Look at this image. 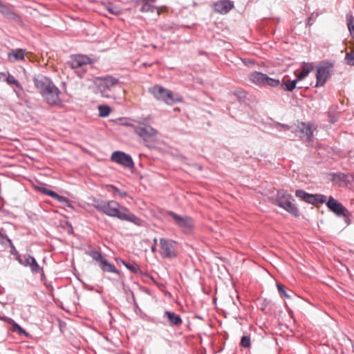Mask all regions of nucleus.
Instances as JSON below:
<instances>
[{"label": "nucleus", "mask_w": 354, "mask_h": 354, "mask_svg": "<svg viewBox=\"0 0 354 354\" xmlns=\"http://www.w3.org/2000/svg\"><path fill=\"white\" fill-rule=\"evenodd\" d=\"M93 205L97 211L109 217L128 221L137 226H142L143 224L142 219L131 213L127 207L120 205L115 201L96 200L94 201Z\"/></svg>", "instance_id": "f257e3e1"}, {"label": "nucleus", "mask_w": 354, "mask_h": 354, "mask_svg": "<svg viewBox=\"0 0 354 354\" xmlns=\"http://www.w3.org/2000/svg\"><path fill=\"white\" fill-rule=\"evenodd\" d=\"M33 82L35 87L48 105L57 106L62 103L59 97L61 92L49 77L39 75L34 77Z\"/></svg>", "instance_id": "f03ea898"}, {"label": "nucleus", "mask_w": 354, "mask_h": 354, "mask_svg": "<svg viewBox=\"0 0 354 354\" xmlns=\"http://www.w3.org/2000/svg\"><path fill=\"white\" fill-rule=\"evenodd\" d=\"M149 91L156 100L162 101L169 105H172L176 102L183 101L181 95L160 85L153 86L149 89Z\"/></svg>", "instance_id": "7ed1b4c3"}, {"label": "nucleus", "mask_w": 354, "mask_h": 354, "mask_svg": "<svg viewBox=\"0 0 354 354\" xmlns=\"http://www.w3.org/2000/svg\"><path fill=\"white\" fill-rule=\"evenodd\" d=\"M95 84L101 95L106 98H111L113 97L111 93L113 88L120 84V81L118 78L111 75H106L104 77H97L96 78Z\"/></svg>", "instance_id": "20e7f679"}, {"label": "nucleus", "mask_w": 354, "mask_h": 354, "mask_svg": "<svg viewBox=\"0 0 354 354\" xmlns=\"http://www.w3.org/2000/svg\"><path fill=\"white\" fill-rule=\"evenodd\" d=\"M275 203L295 216L299 215L298 208L291 202V196L286 192H278Z\"/></svg>", "instance_id": "39448f33"}, {"label": "nucleus", "mask_w": 354, "mask_h": 354, "mask_svg": "<svg viewBox=\"0 0 354 354\" xmlns=\"http://www.w3.org/2000/svg\"><path fill=\"white\" fill-rule=\"evenodd\" d=\"M167 215L174 219L175 224L180 228L183 233L189 234L193 232L194 221L192 218L188 216H182L171 211H169Z\"/></svg>", "instance_id": "423d86ee"}, {"label": "nucleus", "mask_w": 354, "mask_h": 354, "mask_svg": "<svg viewBox=\"0 0 354 354\" xmlns=\"http://www.w3.org/2000/svg\"><path fill=\"white\" fill-rule=\"evenodd\" d=\"M176 241L165 238L160 239V254L164 259H174L177 257Z\"/></svg>", "instance_id": "0eeeda50"}, {"label": "nucleus", "mask_w": 354, "mask_h": 354, "mask_svg": "<svg viewBox=\"0 0 354 354\" xmlns=\"http://www.w3.org/2000/svg\"><path fill=\"white\" fill-rule=\"evenodd\" d=\"M135 133L142 140L146 145L153 141L158 133L156 129L151 126H136L134 127Z\"/></svg>", "instance_id": "6e6552de"}, {"label": "nucleus", "mask_w": 354, "mask_h": 354, "mask_svg": "<svg viewBox=\"0 0 354 354\" xmlns=\"http://www.w3.org/2000/svg\"><path fill=\"white\" fill-rule=\"evenodd\" d=\"M333 64L330 62H325L317 66L316 71V87L322 86L327 82L330 76Z\"/></svg>", "instance_id": "1a4fd4ad"}, {"label": "nucleus", "mask_w": 354, "mask_h": 354, "mask_svg": "<svg viewBox=\"0 0 354 354\" xmlns=\"http://www.w3.org/2000/svg\"><path fill=\"white\" fill-rule=\"evenodd\" d=\"M111 159L112 161L122 165L127 168H133L134 162L131 156L123 151H115L112 153Z\"/></svg>", "instance_id": "9d476101"}, {"label": "nucleus", "mask_w": 354, "mask_h": 354, "mask_svg": "<svg viewBox=\"0 0 354 354\" xmlns=\"http://www.w3.org/2000/svg\"><path fill=\"white\" fill-rule=\"evenodd\" d=\"M91 63V59L86 55H75L71 57L68 62V65L72 69L80 68L81 67H88Z\"/></svg>", "instance_id": "9b49d317"}, {"label": "nucleus", "mask_w": 354, "mask_h": 354, "mask_svg": "<svg viewBox=\"0 0 354 354\" xmlns=\"http://www.w3.org/2000/svg\"><path fill=\"white\" fill-rule=\"evenodd\" d=\"M326 206L337 216H341V214L347 212V209L331 196L326 202Z\"/></svg>", "instance_id": "f8f14e48"}, {"label": "nucleus", "mask_w": 354, "mask_h": 354, "mask_svg": "<svg viewBox=\"0 0 354 354\" xmlns=\"http://www.w3.org/2000/svg\"><path fill=\"white\" fill-rule=\"evenodd\" d=\"M24 261L21 262V265L24 267H29L32 273L36 274L41 270L35 258L30 254H25L24 256Z\"/></svg>", "instance_id": "ddd939ff"}, {"label": "nucleus", "mask_w": 354, "mask_h": 354, "mask_svg": "<svg viewBox=\"0 0 354 354\" xmlns=\"http://www.w3.org/2000/svg\"><path fill=\"white\" fill-rule=\"evenodd\" d=\"M213 6L216 12L226 14L234 7V3L230 0H220L215 2Z\"/></svg>", "instance_id": "4468645a"}, {"label": "nucleus", "mask_w": 354, "mask_h": 354, "mask_svg": "<svg viewBox=\"0 0 354 354\" xmlns=\"http://www.w3.org/2000/svg\"><path fill=\"white\" fill-rule=\"evenodd\" d=\"M163 317L167 318V323L170 326H179L183 323L180 316L171 311L165 310L164 312Z\"/></svg>", "instance_id": "2eb2a0df"}, {"label": "nucleus", "mask_w": 354, "mask_h": 354, "mask_svg": "<svg viewBox=\"0 0 354 354\" xmlns=\"http://www.w3.org/2000/svg\"><path fill=\"white\" fill-rule=\"evenodd\" d=\"M266 75L260 72L254 71L249 75V80L257 86H265Z\"/></svg>", "instance_id": "dca6fc26"}, {"label": "nucleus", "mask_w": 354, "mask_h": 354, "mask_svg": "<svg viewBox=\"0 0 354 354\" xmlns=\"http://www.w3.org/2000/svg\"><path fill=\"white\" fill-rule=\"evenodd\" d=\"M25 50L21 48L12 49L8 53V58L10 62L21 61L24 59Z\"/></svg>", "instance_id": "f3484780"}, {"label": "nucleus", "mask_w": 354, "mask_h": 354, "mask_svg": "<svg viewBox=\"0 0 354 354\" xmlns=\"http://www.w3.org/2000/svg\"><path fill=\"white\" fill-rule=\"evenodd\" d=\"M154 0H142V6L140 8V11L141 12H156V15H159V10L153 6V5H151L149 1H151L153 2Z\"/></svg>", "instance_id": "a211bd4d"}, {"label": "nucleus", "mask_w": 354, "mask_h": 354, "mask_svg": "<svg viewBox=\"0 0 354 354\" xmlns=\"http://www.w3.org/2000/svg\"><path fill=\"white\" fill-rule=\"evenodd\" d=\"M295 196L300 198L301 200L309 203V204H313V197H314V194H308L307 192H306L303 189H297L296 190L295 192Z\"/></svg>", "instance_id": "6ab92c4d"}, {"label": "nucleus", "mask_w": 354, "mask_h": 354, "mask_svg": "<svg viewBox=\"0 0 354 354\" xmlns=\"http://www.w3.org/2000/svg\"><path fill=\"white\" fill-rule=\"evenodd\" d=\"M313 66L312 64L305 63L302 66V71L300 73L296 74L295 73L297 80L298 81H301V80H304L306 77L308 76V75L313 70Z\"/></svg>", "instance_id": "aec40b11"}, {"label": "nucleus", "mask_w": 354, "mask_h": 354, "mask_svg": "<svg viewBox=\"0 0 354 354\" xmlns=\"http://www.w3.org/2000/svg\"><path fill=\"white\" fill-rule=\"evenodd\" d=\"M100 267L104 272L118 273V270L116 268L105 258L100 263Z\"/></svg>", "instance_id": "412c9836"}, {"label": "nucleus", "mask_w": 354, "mask_h": 354, "mask_svg": "<svg viewBox=\"0 0 354 354\" xmlns=\"http://www.w3.org/2000/svg\"><path fill=\"white\" fill-rule=\"evenodd\" d=\"M0 12L3 15L6 16L9 19L16 20V15L12 12L10 8L2 3L0 0Z\"/></svg>", "instance_id": "4be33fe9"}, {"label": "nucleus", "mask_w": 354, "mask_h": 354, "mask_svg": "<svg viewBox=\"0 0 354 354\" xmlns=\"http://www.w3.org/2000/svg\"><path fill=\"white\" fill-rule=\"evenodd\" d=\"M298 80L297 78L294 80H288L287 81H283V82L281 84V86L283 91L291 92L295 88H297V83Z\"/></svg>", "instance_id": "5701e85b"}, {"label": "nucleus", "mask_w": 354, "mask_h": 354, "mask_svg": "<svg viewBox=\"0 0 354 354\" xmlns=\"http://www.w3.org/2000/svg\"><path fill=\"white\" fill-rule=\"evenodd\" d=\"M298 127L300 131L307 136L308 140H310L311 138V137L313 136V131L309 124L301 122L299 124Z\"/></svg>", "instance_id": "b1692460"}, {"label": "nucleus", "mask_w": 354, "mask_h": 354, "mask_svg": "<svg viewBox=\"0 0 354 354\" xmlns=\"http://www.w3.org/2000/svg\"><path fill=\"white\" fill-rule=\"evenodd\" d=\"M122 264L132 273L138 274L141 272L140 266L134 261L127 262L122 261Z\"/></svg>", "instance_id": "393cba45"}, {"label": "nucleus", "mask_w": 354, "mask_h": 354, "mask_svg": "<svg viewBox=\"0 0 354 354\" xmlns=\"http://www.w3.org/2000/svg\"><path fill=\"white\" fill-rule=\"evenodd\" d=\"M3 320L8 321V323H12L13 326V330L17 332L19 335H25L26 336L28 335V333L26 332V330L21 327L18 324H17L13 319L10 317H3Z\"/></svg>", "instance_id": "a878e982"}, {"label": "nucleus", "mask_w": 354, "mask_h": 354, "mask_svg": "<svg viewBox=\"0 0 354 354\" xmlns=\"http://www.w3.org/2000/svg\"><path fill=\"white\" fill-rule=\"evenodd\" d=\"M6 81L8 84H14L17 87V88L20 89L21 91H23V87L19 83V82L10 73H8V76L6 77Z\"/></svg>", "instance_id": "bb28decb"}, {"label": "nucleus", "mask_w": 354, "mask_h": 354, "mask_svg": "<svg viewBox=\"0 0 354 354\" xmlns=\"http://www.w3.org/2000/svg\"><path fill=\"white\" fill-rule=\"evenodd\" d=\"M86 254H88L93 260L99 262V263L104 259L102 253L95 250L88 251Z\"/></svg>", "instance_id": "cd10ccee"}, {"label": "nucleus", "mask_w": 354, "mask_h": 354, "mask_svg": "<svg viewBox=\"0 0 354 354\" xmlns=\"http://www.w3.org/2000/svg\"><path fill=\"white\" fill-rule=\"evenodd\" d=\"M313 203L312 205H317V204H323L324 203H326V196L323 194H314V197H313Z\"/></svg>", "instance_id": "c85d7f7f"}, {"label": "nucleus", "mask_w": 354, "mask_h": 354, "mask_svg": "<svg viewBox=\"0 0 354 354\" xmlns=\"http://www.w3.org/2000/svg\"><path fill=\"white\" fill-rule=\"evenodd\" d=\"M266 85L272 86V87H277L279 85H280V81H279V80L270 77L267 75H266L265 86H266Z\"/></svg>", "instance_id": "c756f323"}, {"label": "nucleus", "mask_w": 354, "mask_h": 354, "mask_svg": "<svg viewBox=\"0 0 354 354\" xmlns=\"http://www.w3.org/2000/svg\"><path fill=\"white\" fill-rule=\"evenodd\" d=\"M98 110H99V115L102 118L107 117L111 112L110 107L106 105L99 106Z\"/></svg>", "instance_id": "7c9ffc66"}, {"label": "nucleus", "mask_w": 354, "mask_h": 354, "mask_svg": "<svg viewBox=\"0 0 354 354\" xmlns=\"http://www.w3.org/2000/svg\"><path fill=\"white\" fill-rule=\"evenodd\" d=\"M344 59L348 65L354 66V50L347 53Z\"/></svg>", "instance_id": "2f4dec72"}, {"label": "nucleus", "mask_w": 354, "mask_h": 354, "mask_svg": "<svg viewBox=\"0 0 354 354\" xmlns=\"http://www.w3.org/2000/svg\"><path fill=\"white\" fill-rule=\"evenodd\" d=\"M55 200L57 201L58 202H59L60 203L64 204V205H66L68 207L73 208V206L71 203L70 201L65 196H60L58 194L57 197L56 198Z\"/></svg>", "instance_id": "473e14b6"}, {"label": "nucleus", "mask_w": 354, "mask_h": 354, "mask_svg": "<svg viewBox=\"0 0 354 354\" xmlns=\"http://www.w3.org/2000/svg\"><path fill=\"white\" fill-rule=\"evenodd\" d=\"M240 345L244 348H249L251 345L250 337L249 335H244L241 339Z\"/></svg>", "instance_id": "72a5a7b5"}, {"label": "nucleus", "mask_w": 354, "mask_h": 354, "mask_svg": "<svg viewBox=\"0 0 354 354\" xmlns=\"http://www.w3.org/2000/svg\"><path fill=\"white\" fill-rule=\"evenodd\" d=\"M341 216L343 217L344 221L346 223L347 225L351 224V213L348 209H347V212H345L343 214H341Z\"/></svg>", "instance_id": "f704fd0d"}, {"label": "nucleus", "mask_w": 354, "mask_h": 354, "mask_svg": "<svg viewBox=\"0 0 354 354\" xmlns=\"http://www.w3.org/2000/svg\"><path fill=\"white\" fill-rule=\"evenodd\" d=\"M277 287L278 291L285 297L290 298V296L288 294V292L286 291L284 286L281 283H277Z\"/></svg>", "instance_id": "c9c22d12"}, {"label": "nucleus", "mask_w": 354, "mask_h": 354, "mask_svg": "<svg viewBox=\"0 0 354 354\" xmlns=\"http://www.w3.org/2000/svg\"><path fill=\"white\" fill-rule=\"evenodd\" d=\"M88 67H81L80 68H75V73L80 77L82 78L84 75L87 71Z\"/></svg>", "instance_id": "e433bc0d"}, {"label": "nucleus", "mask_w": 354, "mask_h": 354, "mask_svg": "<svg viewBox=\"0 0 354 354\" xmlns=\"http://www.w3.org/2000/svg\"><path fill=\"white\" fill-rule=\"evenodd\" d=\"M111 187L114 190L115 193H117L120 197L124 198L127 196V194L126 192H123L120 190L119 188L116 187L114 185H111Z\"/></svg>", "instance_id": "4c0bfd02"}, {"label": "nucleus", "mask_w": 354, "mask_h": 354, "mask_svg": "<svg viewBox=\"0 0 354 354\" xmlns=\"http://www.w3.org/2000/svg\"><path fill=\"white\" fill-rule=\"evenodd\" d=\"M108 11L114 15H118L121 12L118 8L115 7V6L109 7Z\"/></svg>", "instance_id": "58836bf2"}, {"label": "nucleus", "mask_w": 354, "mask_h": 354, "mask_svg": "<svg viewBox=\"0 0 354 354\" xmlns=\"http://www.w3.org/2000/svg\"><path fill=\"white\" fill-rule=\"evenodd\" d=\"M12 254L15 256V259L19 262V264H21V262L24 261V259L21 258V255L17 250H15V253L12 252Z\"/></svg>", "instance_id": "ea45409f"}, {"label": "nucleus", "mask_w": 354, "mask_h": 354, "mask_svg": "<svg viewBox=\"0 0 354 354\" xmlns=\"http://www.w3.org/2000/svg\"><path fill=\"white\" fill-rule=\"evenodd\" d=\"M351 35L354 39V24H347Z\"/></svg>", "instance_id": "a19ab883"}, {"label": "nucleus", "mask_w": 354, "mask_h": 354, "mask_svg": "<svg viewBox=\"0 0 354 354\" xmlns=\"http://www.w3.org/2000/svg\"><path fill=\"white\" fill-rule=\"evenodd\" d=\"M333 180H335L336 178H338L339 180H343L345 177L344 174H340V173L333 174Z\"/></svg>", "instance_id": "79ce46f5"}, {"label": "nucleus", "mask_w": 354, "mask_h": 354, "mask_svg": "<svg viewBox=\"0 0 354 354\" xmlns=\"http://www.w3.org/2000/svg\"><path fill=\"white\" fill-rule=\"evenodd\" d=\"M157 238H154L153 240V245L151 246V250L152 252H155L156 251V245H157Z\"/></svg>", "instance_id": "37998d69"}, {"label": "nucleus", "mask_w": 354, "mask_h": 354, "mask_svg": "<svg viewBox=\"0 0 354 354\" xmlns=\"http://www.w3.org/2000/svg\"><path fill=\"white\" fill-rule=\"evenodd\" d=\"M57 195H58V194H57L56 192H53L52 190H49V192H48V193H47V196H49L52 197L55 200L57 197Z\"/></svg>", "instance_id": "c03bdc74"}, {"label": "nucleus", "mask_w": 354, "mask_h": 354, "mask_svg": "<svg viewBox=\"0 0 354 354\" xmlns=\"http://www.w3.org/2000/svg\"><path fill=\"white\" fill-rule=\"evenodd\" d=\"M38 189L39 190L40 192H41L42 194H45V195H47L48 192H49V190H50L44 187H40L38 188Z\"/></svg>", "instance_id": "a18cd8bd"}, {"label": "nucleus", "mask_w": 354, "mask_h": 354, "mask_svg": "<svg viewBox=\"0 0 354 354\" xmlns=\"http://www.w3.org/2000/svg\"><path fill=\"white\" fill-rule=\"evenodd\" d=\"M23 91L24 90L21 91L20 89L17 88V90L15 89L14 90V92L15 93V94L17 95V96L20 98L21 97V95L23 93Z\"/></svg>", "instance_id": "49530a36"}, {"label": "nucleus", "mask_w": 354, "mask_h": 354, "mask_svg": "<svg viewBox=\"0 0 354 354\" xmlns=\"http://www.w3.org/2000/svg\"><path fill=\"white\" fill-rule=\"evenodd\" d=\"M40 272V277H41V281H44L46 279V276H45V274H44V270H43V268H41V270L39 272Z\"/></svg>", "instance_id": "de8ad7c7"}, {"label": "nucleus", "mask_w": 354, "mask_h": 354, "mask_svg": "<svg viewBox=\"0 0 354 354\" xmlns=\"http://www.w3.org/2000/svg\"><path fill=\"white\" fill-rule=\"evenodd\" d=\"M346 20H347V22H354V18L351 15H346Z\"/></svg>", "instance_id": "09e8293b"}, {"label": "nucleus", "mask_w": 354, "mask_h": 354, "mask_svg": "<svg viewBox=\"0 0 354 354\" xmlns=\"http://www.w3.org/2000/svg\"><path fill=\"white\" fill-rule=\"evenodd\" d=\"M277 126L278 127H280L283 129H290V127L288 125V124H277Z\"/></svg>", "instance_id": "8fccbe9b"}, {"label": "nucleus", "mask_w": 354, "mask_h": 354, "mask_svg": "<svg viewBox=\"0 0 354 354\" xmlns=\"http://www.w3.org/2000/svg\"><path fill=\"white\" fill-rule=\"evenodd\" d=\"M9 242L10 243V248L12 249L11 250V252H13L14 253H15V250H17L14 246V245L12 244V243L11 242V241L9 239Z\"/></svg>", "instance_id": "3c124183"}, {"label": "nucleus", "mask_w": 354, "mask_h": 354, "mask_svg": "<svg viewBox=\"0 0 354 354\" xmlns=\"http://www.w3.org/2000/svg\"><path fill=\"white\" fill-rule=\"evenodd\" d=\"M125 125L127 126V127H133L134 129V127H136L135 125H133L132 123L131 122H126L125 123Z\"/></svg>", "instance_id": "603ef678"}, {"label": "nucleus", "mask_w": 354, "mask_h": 354, "mask_svg": "<svg viewBox=\"0 0 354 354\" xmlns=\"http://www.w3.org/2000/svg\"><path fill=\"white\" fill-rule=\"evenodd\" d=\"M147 118H144L142 121L139 122L140 124H145L147 122Z\"/></svg>", "instance_id": "864d4df0"}, {"label": "nucleus", "mask_w": 354, "mask_h": 354, "mask_svg": "<svg viewBox=\"0 0 354 354\" xmlns=\"http://www.w3.org/2000/svg\"><path fill=\"white\" fill-rule=\"evenodd\" d=\"M1 76H3V77H6V73H0V78L1 77Z\"/></svg>", "instance_id": "5fc2aeb1"}, {"label": "nucleus", "mask_w": 354, "mask_h": 354, "mask_svg": "<svg viewBox=\"0 0 354 354\" xmlns=\"http://www.w3.org/2000/svg\"><path fill=\"white\" fill-rule=\"evenodd\" d=\"M183 27L190 28L191 26L186 25V26H184Z\"/></svg>", "instance_id": "6e6d98bb"}, {"label": "nucleus", "mask_w": 354, "mask_h": 354, "mask_svg": "<svg viewBox=\"0 0 354 354\" xmlns=\"http://www.w3.org/2000/svg\"><path fill=\"white\" fill-rule=\"evenodd\" d=\"M1 236V233L0 232V236Z\"/></svg>", "instance_id": "4d7b16f0"}]
</instances>
